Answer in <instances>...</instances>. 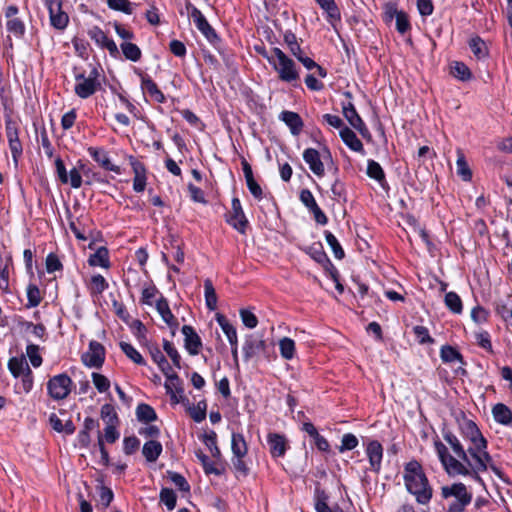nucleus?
I'll list each match as a JSON object with an SVG mask.
<instances>
[{
  "instance_id": "obj_4",
  "label": "nucleus",
  "mask_w": 512,
  "mask_h": 512,
  "mask_svg": "<svg viewBox=\"0 0 512 512\" xmlns=\"http://www.w3.org/2000/svg\"><path fill=\"white\" fill-rule=\"evenodd\" d=\"M440 496L443 500L453 498L448 505L447 512H465L473 499V493L462 482L442 486Z\"/></svg>"
},
{
  "instance_id": "obj_53",
  "label": "nucleus",
  "mask_w": 512,
  "mask_h": 512,
  "mask_svg": "<svg viewBox=\"0 0 512 512\" xmlns=\"http://www.w3.org/2000/svg\"><path fill=\"white\" fill-rule=\"evenodd\" d=\"M456 167H457V174L462 178L464 181H470L472 178V172L469 168L465 156L461 151H458L457 161H456Z\"/></svg>"
},
{
  "instance_id": "obj_46",
  "label": "nucleus",
  "mask_w": 512,
  "mask_h": 512,
  "mask_svg": "<svg viewBox=\"0 0 512 512\" xmlns=\"http://www.w3.org/2000/svg\"><path fill=\"white\" fill-rule=\"evenodd\" d=\"M451 74L453 77L461 81H468L472 77V74L467 65L459 61H454L451 64Z\"/></svg>"
},
{
  "instance_id": "obj_64",
  "label": "nucleus",
  "mask_w": 512,
  "mask_h": 512,
  "mask_svg": "<svg viewBox=\"0 0 512 512\" xmlns=\"http://www.w3.org/2000/svg\"><path fill=\"white\" fill-rule=\"evenodd\" d=\"M169 479L173 482V484L182 492H189L190 485L185 479L183 475L177 472L168 471L167 472Z\"/></svg>"
},
{
  "instance_id": "obj_10",
  "label": "nucleus",
  "mask_w": 512,
  "mask_h": 512,
  "mask_svg": "<svg viewBox=\"0 0 512 512\" xmlns=\"http://www.w3.org/2000/svg\"><path fill=\"white\" fill-rule=\"evenodd\" d=\"M49 11L51 25L57 30H64L69 23V16L62 9V0H43Z\"/></svg>"
},
{
  "instance_id": "obj_2",
  "label": "nucleus",
  "mask_w": 512,
  "mask_h": 512,
  "mask_svg": "<svg viewBox=\"0 0 512 512\" xmlns=\"http://www.w3.org/2000/svg\"><path fill=\"white\" fill-rule=\"evenodd\" d=\"M403 480L406 490L415 496L417 503L426 505L431 501L433 489L417 460L413 459L404 465Z\"/></svg>"
},
{
  "instance_id": "obj_47",
  "label": "nucleus",
  "mask_w": 512,
  "mask_h": 512,
  "mask_svg": "<svg viewBox=\"0 0 512 512\" xmlns=\"http://www.w3.org/2000/svg\"><path fill=\"white\" fill-rule=\"evenodd\" d=\"M136 415L139 421L152 422L157 419L155 410L148 404H139L136 408Z\"/></svg>"
},
{
  "instance_id": "obj_34",
  "label": "nucleus",
  "mask_w": 512,
  "mask_h": 512,
  "mask_svg": "<svg viewBox=\"0 0 512 512\" xmlns=\"http://www.w3.org/2000/svg\"><path fill=\"white\" fill-rule=\"evenodd\" d=\"M367 175L377 181L382 187L386 184V177L383 168L375 160H368L367 162Z\"/></svg>"
},
{
  "instance_id": "obj_7",
  "label": "nucleus",
  "mask_w": 512,
  "mask_h": 512,
  "mask_svg": "<svg viewBox=\"0 0 512 512\" xmlns=\"http://www.w3.org/2000/svg\"><path fill=\"white\" fill-rule=\"evenodd\" d=\"M185 9L188 15L193 19L197 29L211 44L220 42V37L216 33L215 29L209 24L206 17L196 6H194L190 1H187L185 3Z\"/></svg>"
},
{
  "instance_id": "obj_1",
  "label": "nucleus",
  "mask_w": 512,
  "mask_h": 512,
  "mask_svg": "<svg viewBox=\"0 0 512 512\" xmlns=\"http://www.w3.org/2000/svg\"><path fill=\"white\" fill-rule=\"evenodd\" d=\"M460 430L463 437L470 441L468 453L473 459V464H470V468H468L456 457L450 455L447 447L440 440H437L434 442V447L445 472L450 477L468 476L481 484L484 482L479 474L488 469L501 477V470L493 463L492 457L487 451V440L475 422L464 418L460 422Z\"/></svg>"
},
{
  "instance_id": "obj_45",
  "label": "nucleus",
  "mask_w": 512,
  "mask_h": 512,
  "mask_svg": "<svg viewBox=\"0 0 512 512\" xmlns=\"http://www.w3.org/2000/svg\"><path fill=\"white\" fill-rule=\"evenodd\" d=\"M296 58L299 62L303 64V66L307 70L315 69V73L319 77L325 78L327 76V70L324 67L317 64L312 58L305 56L303 52L300 54V56H297Z\"/></svg>"
},
{
  "instance_id": "obj_51",
  "label": "nucleus",
  "mask_w": 512,
  "mask_h": 512,
  "mask_svg": "<svg viewBox=\"0 0 512 512\" xmlns=\"http://www.w3.org/2000/svg\"><path fill=\"white\" fill-rule=\"evenodd\" d=\"M119 345H120L122 352L129 359H131L135 364L142 365V366L146 364L142 355L133 347V345H131L130 343H127V342H120Z\"/></svg>"
},
{
  "instance_id": "obj_5",
  "label": "nucleus",
  "mask_w": 512,
  "mask_h": 512,
  "mask_svg": "<svg viewBox=\"0 0 512 512\" xmlns=\"http://www.w3.org/2000/svg\"><path fill=\"white\" fill-rule=\"evenodd\" d=\"M102 68L98 66H92L88 76L84 73L75 74V94L81 99H87L101 89V76Z\"/></svg>"
},
{
  "instance_id": "obj_60",
  "label": "nucleus",
  "mask_w": 512,
  "mask_h": 512,
  "mask_svg": "<svg viewBox=\"0 0 512 512\" xmlns=\"http://www.w3.org/2000/svg\"><path fill=\"white\" fill-rule=\"evenodd\" d=\"M160 501L167 507L168 510H173L176 506L177 496L170 488H162L160 491Z\"/></svg>"
},
{
  "instance_id": "obj_42",
  "label": "nucleus",
  "mask_w": 512,
  "mask_h": 512,
  "mask_svg": "<svg viewBox=\"0 0 512 512\" xmlns=\"http://www.w3.org/2000/svg\"><path fill=\"white\" fill-rule=\"evenodd\" d=\"M122 53L127 60L137 62L142 57L141 49L134 43L123 42L120 45Z\"/></svg>"
},
{
  "instance_id": "obj_48",
  "label": "nucleus",
  "mask_w": 512,
  "mask_h": 512,
  "mask_svg": "<svg viewBox=\"0 0 512 512\" xmlns=\"http://www.w3.org/2000/svg\"><path fill=\"white\" fill-rule=\"evenodd\" d=\"M190 417L197 423L202 422L206 418L207 403L205 400H201L197 405H192L188 408Z\"/></svg>"
},
{
  "instance_id": "obj_21",
  "label": "nucleus",
  "mask_w": 512,
  "mask_h": 512,
  "mask_svg": "<svg viewBox=\"0 0 512 512\" xmlns=\"http://www.w3.org/2000/svg\"><path fill=\"white\" fill-rule=\"evenodd\" d=\"M185 339V348L190 355H197L202 347V341L195 329L190 325H184L181 329Z\"/></svg>"
},
{
  "instance_id": "obj_49",
  "label": "nucleus",
  "mask_w": 512,
  "mask_h": 512,
  "mask_svg": "<svg viewBox=\"0 0 512 512\" xmlns=\"http://www.w3.org/2000/svg\"><path fill=\"white\" fill-rule=\"evenodd\" d=\"M26 294H27V304H26L27 308L37 307L41 303V301H42L41 292L36 284H32V283L29 284L27 286Z\"/></svg>"
},
{
  "instance_id": "obj_15",
  "label": "nucleus",
  "mask_w": 512,
  "mask_h": 512,
  "mask_svg": "<svg viewBox=\"0 0 512 512\" xmlns=\"http://www.w3.org/2000/svg\"><path fill=\"white\" fill-rule=\"evenodd\" d=\"M300 201L313 214L314 220L320 225H326L328 218L317 204L312 192L309 189H302L299 195Z\"/></svg>"
},
{
  "instance_id": "obj_33",
  "label": "nucleus",
  "mask_w": 512,
  "mask_h": 512,
  "mask_svg": "<svg viewBox=\"0 0 512 512\" xmlns=\"http://www.w3.org/2000/svg\"><path fill=\"white\" fill-rule=\"evenodd\" d=\"M231 450L233 456L245 457L248 452L247 443L245 438L240 433H233L231 437Z\"/></svg>"
},
{
  "instance_id": "obj_36",
  "label": "nucleus",
  "mask_w": 512,
  "mask_h": 512,
  "mask_svg": "<svg viewBox=\"0 0 512 512\" xmlns=\"http://www.w3.org/2000/svg\"><path fill=\"white\" fill-rule=\"evenodd\" d=\"M150 355L164 375H168L173 371L166 357L157 346L150 348Z\"/></svg>"
},
{
  "instance_id": "obj_50",
  "label": "nucleus",
  "mask_w": 512,
  "mask_h": 512,
  "mask_svg": "<svg viewBox=\"0 0 512 512\" xmlns=\"http://www.w3.org/2000/svg\"><path fill=\"white\" fill-rule=\"evenodd\" d=\"M444 301H445V305L451 312H453L455 314H460L462 312V310H463L462 300L457 293L452 292V291L446 293Z\"/></svg>"
},
{
  "instance_id": "obj_31",
  "label": "nucleus",
  "mask_w": 512,
  "mask_h": 512,
  "mask_svg": "<svg viewBox=\"0 0 512 512\" xmlns=\"http://www.w3.org/2000/svg\"><path fill=\"white\" fill-rule=\"evenodd\" d=\"M163 451L162 444L156 440H149L144 443L142 454L148 462H155Z\"/></svg>"
},
{
  "instance_id": "obj_9",
  "label": "nucleus",
  "mask_w": 512,
  "mask_h": 512,
  "mask_svg": "<svg viewBox=\"0 0 512 512\" xmlns=\"http://www.w3.org/2000/svg\"><path fill=\"white\" fill-rule=\"evenodd\" d=\"M345 97H347L349 100L352 99V94L349 91L344 92L343 94ZM342 113L345 119L348 121V123L356 129L360 135L363 138L370 139L371 134L365 125L364 121L358 114L354 104L351 101L348 102H342Z\"/></svg>"
},
{
  "instance_id": "obj_11",
  "label": "nucleus",
  "mask_w": 512,
  "mask_h": 512,
  "mask_svg": "<svg viewBox=\"0 0 512 512\" xmlns=\"http://www.w3.org/2000/svg\"><path fill=\"white\" fill-rule=\"evenodd\" d=\"M226 222L241 234H245L248 226V220L242 209L238 198H233L231 202V211L226 214Z\"/></svg>"
},
{
  "instance_id": "obj_37",
  "label": "nucleus",
  "mask_w": 512,
  "mask_h": 512,
  "mask_svg": "<svg viewBox=\"0 0 512 512\" xmlns=\"http://www.w3.org/2000/svg\"><path fill=\"white\" fill-rule=\"evenodd\" d=\"M317 4L327 13V20L330 23L340 20V11L334 0H315Z\"/></svg>"
},
{
  "instance_id": "obj_30",
  "label": "nucleus",
  "mask_w": 512,
  "mask_h": 512,
  "mask_svg": "<svg viewBox=\"0 0 512 512\" xmlns=\"http://www.w3.org/2000/svg\"><path fill=\"white\" fill-rule=\"evenodd\" d=\"M196 457L201 462L204 472L209 474H214L220 476L224 473V467L222 465L217 464L214 461H211L210 458L204 454L201 450L196 452Z\"/></svg>"
},
{
  "instance_id": "obj_24",
  "label": "nucleus",
  "mask_w": 512,
  "mask_h": 512,
  "mask_svg": "<svg viewBox=\"0 0 512 512\" xmlns=\"http://www.w3.org/2000/svg\"><path fill=\"white\" fill-rule=\"evenodd\" d=\"M339 135L344 142V144L354 152H358L361 154L365 153L364 147L360 139L357 137L355 132L351 130L349 127H343L339 131Z\"/></svg>"
},
{
  "instance_id": "obj_29",
  "label": "nucleus",
  "mask_w": 512,
  "mask_h": 512,
  "mask_svg": "<svg viewBox=\"0 0 512 512\" xmlns=\"http://www.w3.org/2000/svg\"><path fill=\"white\" fill-rule=\"evenodd\" d=\"M88 264L92 267H102L109 268L110 260H109V251L106 247H99L95 253L91 254L88 258Z\"/></svg>"
},
{
  "instance_id": "obj_58",
  "label": "nucleus",
  "mask_w": 512,
  "mask_h": 512,
  "mask_svg": "<svg viewBox=\"0 0 512 512\" xmlns=\"http://www.w3.org/2000/svg\"><path fill=\"white\" fill-rule=\"evenodd\" d=\"M101 418L106 422L107 425H117L119 422L118 415L115 408L111 404H104L101 407Z\"/></svg>"
},
{
  "instance_id": "obj_39",
  "label": "nucleus",
  "mask_w": 512,
  "mask_h": 512,
  "mask_svg": "<svg viewBox=\"0 0 512 512\" xmlns=\"http://www.w3.org/2000/svg\"><path fill=\"white\" fill-rule=\"evenodd\" d=\"M280 355L285 360H291L295 356V342L289 337H283L279 340Z\"/></svg>"
},
{
  "instance_id": "obj_26",
  "label": "nucleus",
  "mask_w": 512,
  "mask_h": 512,
  "mask_svg": "<svg viewBox=\"0 0 512 512\" xmlns=\"http://www.w3.org/2000/svg\"><path fill=\"white\" fill-rule=\"evenodd\" d=\"M156 310L161 315L163 321L172 329H176L179 325L177 319L171 312L169 303L163 296L156 302Z\"/></svg>"
},
{
  "instance_id": "obj_12",
  "label": "nucleus",
  "mask_w": 512,
  "mask_h": 512,
  "mask_svg": "<svg viewBox=\"0 0 512 512\" xmlns=\"http://www.w3.org/2000/svg\"><path fill=\"white\" fill-rule=\"evenodd\" d=\"M365 454L369 462V470L378 474L382 468L384 449L378 440H369L364 443Z\"/></svg>"
},
{
  "instance_id": "obj_62",
  "label": "nucleus",
  "mask_w": 512,
  "mask_h": 512,
  "mask_svg": "<svg viewBox=\"0 0 512 512\" xmlns=\"http://www.w3.org/2000/svg\"><path fill=\"white\" fill-rule=\"evenodd\" d=\"M107 5L110 9L121 11L127 15L133 13L132 4L129 0H107Z\"/></svg>"
},
{
  "instance_id": "obj_54",
  "label": "nucleus",
  "mask_w": 512,
  "mask_h": 512,
  "mask_svg": "<svg viewBox=\"0 0 512 512\" xmlns=\"http://www.w3.org/2000/svg\"><path fill=\"white\" fill-rule=\"evenodd\" d=\"M26 362L24 357H12L8 362V369L14 377H19L26 372Z\"/></svg>"
},
{
  "instance_id": "obj_35",
  "label": "nucleus",
  "mask_w": 512,
  "mask_h": 512,
  "mask_svg": "<svg viewBox=\"0 0 512 512\" xmlns=\"http://www.w3.org/2000/svg\"><path fill=\"white\" fill-rule=\"evenodd\" d=\"M217 322L226 335L230 345L235 346V344L238 343L237 331L235 327L223 315L217 316Z\"/></svg>"
},
{
  "instance_id": "obj_55",
  "label": "nucleus",
  "mask_w": 512,
  "mask_h": 512,
  "mask_svg": "<svg viewBox=\"0 0 512 512\" xmlns=\"http://www.w3.org/2000/svg\"><path fill=\"white\" fill-rule=\"evenodd\" d=\"M6 29L16 38H21L25 34V24L20 18L9 19L6 22Z\"/></svg>"
},
{
  "instance_id": "obj_27",
  "label": "nucleus",
  "mask_w": 512,
  "mask_h": 512,
  "mask_svg": "<svg viewBox=\"0 0 512 512\" xmlns=\"http://www.w3.org/2000/svg\"><path fill=\"white\" fill-rule=\"evenodd\" d=\"M12 265V256L10 253H3L0 249V289L8 291L9 289V266Z\"/></svg>"
},
{
  "instance_id": "obj_25",
  "label": "nucleus",
  "mask_w": 512,
  "mask_h": 512,
  "mask_svg": "<svg viewBox=\"0 0 512 512\" xmlns=\"http://www.w3.org/2000/svg\"><path fill=\"white\" fill-rule=\"evenodd\" d=\"M279 119L290 128L293 135L297 136L300 134L304 123L298 113L285 110L280 113Z\"/></svg>"
},
{
  "instance_id": "obj_17",
  "label": "nucleus",
  "mask_w": 512,
  "mask_h": 512,
  "mask_svg": "<svg viewBox=\"0 0 512 512\" xmlns=\"http://www.w3.org/2000/svg\"><path fill=\"white\" fill-rule=\"evenodd\" d=\"M136 74L141 79V89L144 93H147L152 98V100L157 103L162 104L166 102L165 95L148 74H145L140 70H136Z\"/></svg>"
},
{
  "instance_id": "obj_14",
  "label": "nucleus",
  "mask_w": 512,
  "mask_h": 512,
  "mask_svg": "<svg viewBox=\"0 0 512 512\" xmlns=\"http://www.w3.org/2000/svg\"><path fill=\"white\" fill-rule=\"evenodd\" d=\"M166 376L165 389L166 393L170 396L172 404L183 403L186 400L184 396V389L182 386V380L173 371Z\"/></svg>"
},
{
  "instance_id": "obj_8",
  "label": "nucleus",
  "mask_w": 512,
  "mask_h": 512,
  "mask_svg": "<svg viewBox=\"0 0 512 512\" xmlns=\"http://www.w3.org/2000/svg\"><path fill=\"white\" fill-rule=\"evenodd\" d=\"M72 387L73 381L66 373L55 375L47 382L48 395L56 401L66 399L71 393Z\"/></svg>"
},
{
  "instance_id": "obj_63",
  "label": "nucleus",
  "mask_w": 512,
  "mask_h": 512,
  "mask_svg": "<svg viewBox=\"0 0 512 512\" xmlns=\"http://www.w3.org/2000/svg\"><path fill=\"white\" fill-rule=\"evenodd\" d=\"M92 381L99 393H105L110 388V380L103 374L93 372Z\"/></svg>"
},
{
  "instance_id": "obj_18",
  "label": "nucleus",
  "mask_w": 512,
  "mask_h": 512,
  "mask_svg": "<svg viewBox=\"0 0 512 512\" xmlns=\"http://www.w3.org/2000/svg\"><path fill=\"white\" fill-rule=\"evenodd\" d=\"M267 443L269 445V452L273 458L284 457L289 448L287 438L283 434L275 432L267 435Z\"/></svg>"
},
{
  "instance_id": "obj_44",
  "label": "nucleus",
  "mask_w": 512,
  "mask_h": 512,
  "mask_svg": "<svg viewBox=\"0 0 512 512\" xmlns=\"http://www.w3.org/2000/svg\"><path fill=\"white\" fill-rule=\"evenodd\" d=\"M440 357L444 363H451L455 361L463 363V356L458 350L450 345L442 346L440 350Z\"/></svg>"
},
{
  "instance_id": "obj_41",
  "label": "nucleus",
  "mask_w": 512,
  "mask_h": 512,
  "mask_svg": "<svg viewBox=\"0 0 512 512\" xmlns=\"http://www.w3.org/2000/svg\"><path fill=\"white\" fill-rule=\"evenodd\" d=\"M202 441L210 450L213 458H221V451L217 445V434L215 431H210L208 433L203 434Z\"/></svg>"
},
{
  "instance_id": "obj_61",
  "label": "nucleus",
  "mask_w": 512,
  "mask_h": 512,
  "mask_svg": "<svg viewBox=\"0 0 512 512\" xmlns=\"http://www.w3.org/2000/svg\"><path fill=\"white\" fill-rule=\"evenodd\" d=\"M359 444L358 438L352 433H346L342 436L341 444L338 447L340 453L355 449Z\"/></svg>"
},
{
  "instance_id": "obj_40",
  "label": "nucleus",
  "mask_w": 512,
  "mask_h": 512,
  "mask_svg": "<svg viewBox=\"0 0 512 512\" xmlns=\"http://www.w3.org/2000/svg\"><path fill=\"white\" fill-rule=\"evenodd\" d=\"M204 295L207 308L214 311L217 308V295L210 279L204 281Z\"/></svg>"
},
{
  "instance_id": "obj_43",
  "label": "nucleus",
  "mask_w": 512,
  "mask_h": 512,
  "mask_svg": "<svg viewBox=\"0 0 512 512\" xmlns=\"http://www.w3.org/2000/svg\"><path fill=\"white\" fill-rule=\"evenodd\" d=\"M109 284L106 281V279L100 275L96 274L91 277L90 284L88 286L90 293L92 295H100L102 294L106 289H108Z\"/></svg>"
},
{
  "instance_id": "obj_6",
  "label": "nucleus",
  "mask_w": 512,
  "mask_h": 512,
  "mask_svg": "<svg viewBox=\"0 0 512 512\" xmlns=\"http://www.w3.org/2000/svg\"><path fill=\"white\" fill-rule=\"evenodd\" d=\"M303 159L309 166L310 170L318 177H323L325 174L324 163L331 164L334 171L337 172L338 168L334 166L331 152L328 148H324L322 154L314 148H307L303 152Z\"/></svg>"
},
{
  "instance_id": "obj_56",
  "label": "nucleus",
  "mask_w": 512,
  "mask_h": 512,
  "mask_svg": "<svg viewBox=\"0 0 512 512\" xmlns=\"http://www.w3.org/2000/svg\"><path fill=\"white\" fill-rule=\"evenodd\" d=\"M493 305L496 314L500 316L503 321L512 326V307L509 308L502 300L495 301Z\"/></svg>"
},
{
  "instance_id": "obj_19",
  "label": "nucleus",
  "mask_w": 512,
  "mask_h": 512,
  "mask_svg": "<svg viewBox=\"0 0 512 512\" xmlns=\"http://www.w3.org/2000/svg\"><path fill=\"white\" fill-rule=\"evenodd\" d=\"M129 163L134 173L133 189L135 192L140 193L145 190L146 187V167L145 165L133 156L129 157Z\"/></svg>"
},
{
  "instance_id": "obj_59",
  "label": "nucleus",
  "mask_w": 512,
  "mask_h": 512,
  "mask_svg": "<svg viewBox=\"0 0 512 512\" xmlns=\"http://www.w3.org/2000/svg\"><path fill=\"white\" fill-rule=\"evenodd\" d=\"M284 42L289 48V51L294 57L300 56L303 52L297 40L296 35L291 31H286L284 34Z\"/></svg>"
},
{
  "instance_id": "obj_57",
  "label": "nucleus",
  "mask_w": 512,
  "mask_h": 512,
  "mask_svg": "<svg viewBox=\"0 0 512 512\" xmlns=\"http://www.w3.org/2000/svg\"><path fill=\"white\" fill-rule=\"evenodd\" d=\"M5 133L8 141L19 139V124L10 116L5 117Z\"/></svg>"
},
{
  "instance_id": "obj_28",
  "label": "nucleus",
  "mask_w": 512,
  "mask_h": 512,
  "mask_svg": "<svg viewBox=\"0 0 512 512\" xmlns=\"http://www.w3.org/2000/svg\"><path fill=\"white\" fill-rule=\"evenodd\" d=\"M492 414L497 423L505 426L512 424V411L507 405L497 403L492 408Z\"/></svg>"
},
{
  "instance_id": "obj_52",
  "label": "nucleus",
  "mask_w": 512,
  "mask_h": 512,
  "mask_svg": "<svg viewBox=\"0 0 512 512\" xmlns=\"http://www.w3.org/2000/svg\"><path fill=\"white\" fill-rule=\"evenodd\" d=\"M324 235H325V240H326L327 244L330 246V248L332 249V252H333L335 258L339 259V260L343 259L345 256V253H344V250H343L342 246L340 245L339 241L335 237V235L328 230H326L324 232Z\"/></svg>"
},
{
  "instance_id": "obj_20",
  "label": "nucleus",
  "mask_w": 512,
  "mask_h": 512,
  "mask_svg": "<svg viewBox=\"0 0 512 512\" xmlns=\"http://www.w3.org/2000/svg\"><path fill=\"white\" fill-rule=\"evenodd\" d=\"M87 152L92 157V159L97 162L103 169L114 172L116 174L121 173L120 167L111 163L108 152L103 148L91 146L88 147Z\"/></svg>"
},
{
  "instance_id": "obj_22",
  "label": "nucleus",
  "mask_w": 512,
  "mask_h": 512,
  "mask_svg": "<svg viewBox=\"0 0 512 512\" xmlns=\"http://www.w3.org/2000/svg\"><path fill=\"white\" fill-rule=\"evenodd\" d=\"M313 500L316 512H344L337 504L333 507L328 505L329 495L319 486L315 487Z\"/></svg>"
},
{
  "instance_id": "obj_13",
  "label": "nucleus",
  "mask_w": 512,
  "mask_h": 512,
  "mask_svg": "<svg viewBox=\"0 0 512 512\" xmlns=\"http://www.w3.org/2000/svg\"><path fill=\"white\" fill-rule=\"evenodd\" d=\"M82 362L85 366L90 368H101L105 361V348L95 340L90 341L89 349L82 357Z\"/></svg>"
},
{
  "instance_id": "obj_38",
  "label": "nucleus",
  "mask_w": 512,
  "mask_h": 512,
  "mask_svg": "<svg viewBox=\"0 0 512 512\" xmlns=\"http://www.w3.org/2000/svg\"><path fill=\"white\" fill-rule=\"evenodd\" d=\"M469 47L478 60L485 59L488 56L486 43L479 36L470 39Z\"/></svg>"
},
{
  "instance_id": "obj_23",
  "label": "nucleus",
  "mask_w": 512,
  "mask_h": 512,
  "mask_svg": "<svg viewBox=\"0 0 512 512\" xmlns=\"http://www.w3.org/2000/svg\"><path fill=\"white\" fill-rule=\"evenodd\" d=\"M241 164H242V170H243V173L245 176L246 184H247V187H248L250 193L257 200L262 199L263 191H262L261 186L254 179L251 165L245 159H243L241 161Z\"/></svg>"
},
{
  "instance_id": "obj_3",
  "label": "nucleus",
  "mask_w": 512,
  "mask_h": 512,
  "mask_svg": "<svg viewBox=\"0 0 512 512\" xmlns=\"http://www.w3.org/2000/svg\"><path fill=\"white\" fill-rule=\"evenodd\" d=\"M269 64L277 72L279 80L286 83H294L299 80L300 75L296 63L289 58L280 48L273 47L271 54H263Z\"/></svg>"
},
{
  "instance_id": "obj_16",
  "label": "nucleus",
  "mask_w": 512,
  "mask_h": 512,
  "mask_svg": "<svg viewBox=\"0 0 512 512\" xmlns=\"http://www.w3.org/2000/svg\"><path fill=\"white\" fill-rule=\"evenodd\" d=\"M443 438L450 445L451 449L457 456L456 459L460 460L468 468H470V464H473V459L470 457L468 449H464L458 437L451 431H444Z\"/></svg>"
},
{
  "instance_id": "obj_32",
  "label": "nucleus",
  "mask_w": 512,
  "mask_h": 512,
  "mask_svg": "<svg viewBox=\"0 0 512 512\" xmlns=\"http://www.w3.org/2000/svg\"><path fill=\"white\" fill-rule=\"evenodd\" d=\"M266 343L261 339H247L243 345V353L248 360L254 357L258 352L265 350Z\"/></svg>"
}]
</instances>
